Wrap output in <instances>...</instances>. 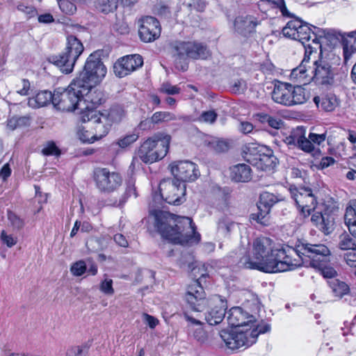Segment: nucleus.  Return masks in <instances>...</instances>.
<instances>
[{
	"label": "nucleus",
	"mask_w": 356,
	"mask_h": 356,
	"mask_svg": "<svg viewBox=\"0 0 356 356\" xmlns=\"http://www.w3.org/2000/svg\"><path fill=\"white\" fill-rule=\"evenodd\" d=\"M311 253L312 246L309 243H300L296 248L277 246L271 238L261 236L253 240L240 261L246 268L276 273L291 270L301 265L312 266Z\"/></svg>",
	"instance_id": "f257e3e1"
},
{
	"label": "nucleus",
	"mask_w": 356,
	"mask_h": 356,
	"mask_svg": "<svg viewBox=\"0 0 356 356\" xmlns=\"http://www.w3.org/2000/svg\"><path fill=\"white\" fill-rule=\"evenodd\" d=\"M154 218V227L163 238L175 244L193 245L200 241L192 219L176 216L168 211L154 210L150 212Z\"/></svg>",
	"instance_id": "f03ea898"
},
{
	"label": "nucleus",
	"mask_w": 356,
	"mask_h": 356,
	"mask_svg": "<svg viewBox=\"0 0 356 356\" xmlns=\"http://www.w3.org/2000/svg\"><path fill=\"white\" fill-rule=\"evenodd\" d=\"M285 37L299 41L305 49V57L301 63L293 69L289 79L295 83L307 85L310 83L312 77L309 74L310 56L312 55V46L309 42L311 38V29L301 20L293 19L290 20L282 29Z\"/></svg>",
	"instance_id": "7ed1b4c3"
},
{
	"label": "nucleus",
	"mask_w": 356,
	"mask_h": 356,
	"mask_svg": "<svg viewBox=\"0 0 356 356\" xmlns=\"http://www.w3.org/2000/svg\"><path fill=\"white\" fill-rule=\"evenodd\" d=\"M85 126H79L76 134L83 143H93L107 135L110 128L108 116L106 113L92 112L80 115Z\"/></svg>",
	"instance_id": "20e7f679"
},
{
	"label": "nucleus",
	"mask_w": 356,
	"mask_h": 356,
	"mask_svg": "<svg viewBox=\"0 0 356 356\" xmlns=\"http://www.w3.org/2000/svg\"><path fill=\"white\" fill-rule=\"evenodd\" d=\"M171 136L159 132L147 138L140 146L137 155L145 163H153L163 159L169 150Z\"/></svg>",
	"instance_id": "39448f33"
},
{
	"label": "nucleus",
	"mask_w": 356,
	"mask_h": 356,
	"mask_svg": "<svg viewBox=\"0 0 356 356\" xmlns=\"http://www.w3.org/2000/svg\"><path fill=\"white\" fill-rule=\"evenodd\" d=\"M107 73L106 66L97 53L91 54L86 59L83 69L74 81L86 91L95 88L105 78Z\"/></svg>",
	"instance_id": "423d86ee"
},
{
	"label": "nucleus",
	"mask_w": 356,
	"mask_h": 356,
	"mask_svg": "<svg viewBox=\"0 0 356 356\" xmlns=\"http://www.w3.org/2000/svg\"><path fill=\"white\" fill-rule=\"evenodd\" d=\"M84 50V47L76 37L69 35L65 50L58 56H52L51 62L63 73L70 74L74 70L76 60Z\"/></svg>",
	"instance_id": "0eeeda50"
},
{
	"label": "nucleus",
	"mask_w": 356,
	"mask_h": 356,
	"mask_svg": "<svg viewBox=\"0 0 356 356\" xmlns=\"http://www.w3.org/2000/svg\"><path fill=\"white\" fill-rule=\"evenodd\" d=\"M309 98V92L300 86H293L291 84L277 81L272 92L273 100L280 104L291 106L303 104Z\"/></svg>",
	"instance_id": "6e6552de"
},
{
	"label": "nucleus",
	"mask_w": 356,
	"mask_h": 356,
	"mask_svg": "<svg viewBox=\"0 0 356 356\" xmlns=\"http://www.w3.org/2000/svg\"><path fill=\"white\" fill-rule=\"evenodd\" d=\"M83 90L74 80L66 89L54 91V106L63 111H76L80 115L79 102Z\"/></svg>",
	"instance_id": "1a4fd4ad"
},
{
	"label": "nucleus",
	"mask_w": 356,
	"mask_h": 356,
	"mask_svg": "<svg viewBox=\"0 0 356 356\" xmlns=\"http://www.w3.org/2000/svg\"><path fill=\"white\" fill-rule=\"evenodd\" d=\"M175 49L176 67L182 71L188 68L187 59H203L209 55V51L205 46L194 41L177 42L175 45Z\"/></svg>",
	"instance_id": "9d476101"
},
{
	"label": "nucleus",
	"mask_w": 356,
	"mask_h": 356,
	"mask_svg": "<svg viewBox=\"0 0 356 356\" xmlns=\"http://www.w3.org/2000/svg\"><path fill=\"white\" fill-rule=\"evenodd\" d=\"M313 53L318 50L319 56H328V47L334 46L343 35L334 31H326L313 26Z\"/></svg>",
	"instance_id": "9b49d317"
},
{
	"label": "nucleus",
	"mask_w": 356,
	"mask_h": 356,
	"mask_svg": "<svg viewBox=\"0 0 356 356\" xmlns=\"http://www.w3.org/2000/svg\"><path fill=\"white\" fill-rule=\"evenodd\" d=\"M93 177L97 188L103 193H112L122 184V177L118 172L106 168L95 169Z\"/></svg>",
	"instance_id": "f8f14e48"
},
{
	"label": "nucleus",
	"mask_w": 356,
	"mask_h": 356,
	"mask_svg": "<svg viewBox=\"0 0 356 356\" xmlns=\"http://www.w3.org/2000/svg\"><path fill=\"white\" fill-rule=\"evenodd\" d=\"M159 191L168 203L179 204L184 200L186 184L175 179L163 180L159 184Z\"/></svg>",
	"instance_id": "ddd939ff"
},
{
	"label": "nucleus",
	"mask_w": 356,
	"mask_h": 356,
	"mask_svg": "<svg viewBox=\"0 0 356 356\" xmlns=\"http://www.w3.org/2000/svg\"><path fill=\"white\" fill-rule=\"evenodd\" d=\"M324 207L323 203L318 202L313 207V235L321 233L326 236L334 230V220Z\"/></svg>",
	"instance_id": "4468645a"
},
{
	"label": "nucleus",
	"mask_w": 356,
	"mask_h": 356,
	"mask_svg": "<svg viewBox=\"0 0 356 356\" xmlns=\"http://www.w3.org/2000/svg\"><path fill=\"white\" fill-rule=\"evenodd\" d=\"M228 324L232 327L240 330L236 334H245L252 329V324L256 322L255 318L245 312L240 307H234L229 311Z\"/></svg>",
	"instance_id": "2eb2a0df"
},
{
	"label": "nucleus",
	"mask_w": 356,
	"mask_h": 356,
	"mask_svg": "<svg viewBox=\"0 0 356 356\" xmlns=\"http://www.w3.org/2000/svg\"><path fill=\"white\" fill-rule=\"evenodd\" d=\"M314 63L313 82L316 85L327 87L334 83V73L332 66L327 60V56H319Z\"/></svg>",
	"instance_id": "dca6fc26"
},
{
	"label": "nucleus",
	"mask_w": 356,
	"mask_h": 356,
	"mask_svg": "<svg viewBox=\"0 0 356 356\" xmlns=\"http://www.w3.org/2000/svg\"><path fill=\"white\" fill-rule=\"evenodd\" d=\"M170 171L175 177L181 183L195 180L200 172L197 165L189 161H179L172 163L170 165Z\"/></svg>",
	"instance_id": "f3484780"
},
{
	"label": "nucleus",
	"mask_w": 356,
	"mask_h": 356,
	"mask_svg": "<svg viewBox=\"0 0 356 356\" xmlns=\"http://www.w3.org/2000/svg\"><path fill=\"white\" fill-rule=\"evenodd\" d=\"M185 299L191 309L199 312L204 310L209 301V298H206V293L198 280L188 286Z\"/></svg>",
	"instance_id": "a211bd4d"
},
{
	"label": "nucleus",
	"mask_w": 356,
	"mask_h": 356,
	"mask_svg": "<svg viewBox=\"0 0 356 356\" xmlns=\"http://www.w3.org/2000/svg\"><path fill=\"white\" fill-rule=\"evenodd\" d=\"M104 102V94L102 91L90 88L81 95L80 115L90 113L99 112L96 108Z\"/></svg>",
	"instance_id": "6ab92c4d"
},
{
	"label": "nucleus",
	"mask_w": 356,
	"mask_h": 356,
	"mask_svg": "<svg viewBox=\"0 0 356 356\" xmlns=\"http://www.w3.org/2000/svg\"><path fill=\"white\" fill-rule=\"evenodd\" d=\"M138 23V34L142 41L151 42L159 38L161 28L156 18L147 16L140 19Z\"/></svg>",
	"instance_id": "aec40b11"
},
{
	"label": "nucleus",
	"mask_w": 356,
	"mask_h": 356,
	"mask_svg": "<svg viewBox=\"0 0 356 356\" xmlns=\"http://www.w3.org/2000/svg\"><path fill=\"white\" fill-rule=\"evenodd\" d=\"M143 64L141 56L128 55L118 60L113 66L114 72L119 77H124L140 67Z\"/></svg>",
	"instance_id": "412c9836"
},
{
	"label": "nucleus",
	"mask_w": 356,
	"mask_h": 356,
	"mask_svg": "<svg viewBox=\"0 0 356 356\" xmlns=\"http://www.w3.org/2000/svg\"><path fill=\"white\" fill-rule=\"evenodd\" d=\"M207 307H209L205 316L207 323L211 325L220 323L225 315L227 307L226 301L218 296H214L209 298Z\"/></svg>",
	"instance_id": "4be33fe9"
},
{
	"label": "nucleus",
	"mask_w": 356,
	"mask_h": 356,
	"mask_svg": "<svg viewBox=\"0 0 356 356\" xmlns=\"http://www.w3.org/2000/svg\"><path fill=\"white\" fill-rule=\"evenodd\" d=\"M312 132L306 137V129L303 127H298L294 129L291 134L286 138L285 142L289 145L297 146L299 149L306 152H312Z\"/></svg>",
	"instance_id": "5701e85b"
},
{
	"label": "nucleus",
	"mask_w": 356,
	"mask_h": 356,
	"mask_svg": "<svg viewBox=\"0 0 356 356\" xmlns=\"http://www.w3.org/2000/svg\"><path fill=\"white\" fill-rule=\"evenodd\" d=\"M282 198L268 192H264L260 195L259 201L257 204L259 213L257 214V220L261 224L266 225L268 223V215L269 214L272 207L277 202L282 200Z\"/></svg>",
	"instance_id": "b1692460"
},
{
	"label": "nucleus",
	"mask_w": 356,
	"mask_h": 356,
	"mask_svg": "<svg viewBox=\"0 0 356 356\" xmlns=\"http://www.w3.org/2000/svg\"><path fill=\"white\" fill-rule=\"evenodd\" d=\"M260 21L252 15L237 17L234 22V31L243 37L248 38L256 32Z\"/></svg>",
	"instance_id": "393cba45"
},
{
	"label": "nucleus",
	"mask_w": 356,
	"mask_h": 356,
	"mask_svg": "<svg viewBox=\"0 0 356 356\" xmlns=\"http://www.w3.org/2000/svg\"><path fill=\"white\" fill-rule=\"evenodd\" d=\"M249 161L257 169L262 171H270L276 165L277 159L273 155V152L268 149H264L263 147L254 155V157Z\"/></svg>",
	"instance_id": "a878e982"
},
{
	"label": "nucleus",
	"mask_w": 356,
	"mask_h": 356,
	"mask_svg": "<svg viewBox=\"0 0 356 356\" xmlns=\"http://www.w3.org/2000/svg\"><path fill=\"white\" fill-rule=\"evenodd\" d=\"M259 335H219L226 348L236 350L249 347L255 343Z\"/></svg>",
	"instance_id": "bb28decb"
},
{
	"label": "nucleus",
	"mask_w": 356,
	"mask_h": 356,
	"mask_svg": "<svg viewBox=\"0 0 356 356\" xmlns=\"http://www.w3.org/2000/svg\"><path fill=\"white\" fill-rule=\"evenodd\" d=\"M313 101L319 109L326 112L334 111L339 104V99L333 93H328L322 97L316 96Z\"/></svg>",
	"instance_id": "cd10ccee"
},
{
	"label": "nucleus",
	"mask_w": 356,
	"mask_h": 356,
	"mask_svg": "<svg viewBox=\"0 0 356 356\" xmlns=\"http://www.w3.org/2000/svg\"><path fill=\"white\" fill-rule=\"evenodd\" d=\"M230 177L236 182H247L251 179V168L245 163H239L230 168Z\"/></svg>",
	"instance_id": "c85d7f7f"
},
{
	"label": "nucleus",
	"mask_w": 356,
	"mask_h": 356,
	"mask_svg": "<svg viewBox=\"0 0 356 356\" xmlns=\"http://www.w3.org/2000/svg\"><path fill=\"white\" fill-rule=\"evenodd\" d=\"M330 251L323 244H313V268L318 264L329 263Z\"/></svg>",
	"instance_id": "c756f323"
},
{
	"label": "nucleus",
	"mask_w": 356,
	"mask_h": 356,
	"mask_svg": "<svg viewBox=\"0 0 356 356\" xmlns=\"http://www.w3.org/2000/svg\"><path fill=\"white\" fill-rule=\"evenodd\" d=\"M344 63L347 64L352 54L356 51V31L342 37Z\"/></svg>",
	"instance_id": "7c9ffc66"
},
{
	"label": "nucleus",
	"mask_w": 356,
	"mask_h": 356,
	"mask_svg": "<svg viewBox=\"0 0 356 356\" xmlns=\"http://www.w3.org/2000/svg\"><path fill=\"white\" fill-rule=\"evenodd\" d=\"M290 191L298 207L309 205L312 197V190L309 188H300L299 190L291 188Z\"/></svg>",
	"instance_id": "2f4dec72"
},
{
	"label": "nucleus",
	"mask_w": 356,
	"mask_h": 356,
	"mask_svg": "<svg viewBox=\"0 0 356 356\" xmlns=\"http://www.w3.org/2000/svg\"><path fill=\"white\" fill-rule=\"evenodd\" d=\"M327 132L323 134L313 133V156L320 155L322 152V149L327 144L326 141Z\"/></svg>",
	"instance_id": "473e14b6"
},
{
	"label": "nucleus",
	"mask_w": 356,
	"mask_h": 356,
	"mask_svg": "<svg viewBox=\"0 0 356 356\" xmlns=\"http://www.w3.org/2000/svg\"><path fill=\"white\" fill-rule=\"evenodd\" d=\"M54 92L52 94L50 91L44 90L39 92L34 99H31L29 101V104H32V101H34L38 106H44L50 102L54 104Z\"/></svg>",
	"instance_id": "72a5a7b5"
},
{
	"label": "nucleus",
	"mask_w": 356,
	"mask_h": 356,
	"mask_svg": "<svg viewBox=\"0 0 356 356\" xmlns=\"http://www.w3.org/2000/svg\"><path fill=\"white\" fill-rule=\"evenodd\" d=\"M344 222L350 229L356 224V200H351L346 209Z\"/></svg>",
	"instance_id": "f704fd0d"
},
{
	"label": "nucleus",
	"mask_w": 356,
	"mask_h": 356,
	"mask_svg": "<svg viewBox=\"0 0 356 356\" xmlns=\"http://www.w3.org/2000/svg\"><path fill=\"white\" fill-rule=\"evenodd\" d=\"M327 282L337 296L342 297L349 291L348 285L337 278L332 280H328Z\"/></svg>",
	"instance_id": "c9c22d12"
},
{
	"label": "nucleus",
	"mask_w": 356,
	"mask_h": 356,
	"mask_svg": "<svg viewBox=\"0 0 356 356\" xmlns=\"http://www.w3.org/2000/svg\"><path fill=\"white\" fill-rule=\"evenodd\" d=\"M31 120L28 116H13L8 120L7 127L10 130L30 125Z\"/></svg>",
	"instance_id": "e433bc0d"
},
{
	"label": "nucleus",
	"mask_w": 356,
	"mask_h": 356,
	"mask_svg": "<svg viewBox=\"0 0 356 356\" xmlns=\"http://www.w3.org/2000/svg\"><path fill=\"white\" fill-rule=\"evenodd\" d=\"M327 264L328 263H323L318 264L314 268L322 275L324 278L328 279L329 280H334L337 277V272L333 267Z\"/></svg>",
	"instance_id": "4c0bfd02"
},
{
	"label": "nucleus",
	"mask_w": 356,
	"mask_h": 356,
	"mask_svg": "<svg viewBox=\"0 0 356 356\" xmlns=\"http://www.w3.org/2000/svg\"><path fill=\"white\" fill-rule=\"evenodd\" d=\"M151 118L154 125L176 120L175 114L167 111L155 112Z\"/></svg>",
	"instance_id": "58836bf2"
},
{
	"label": "nucleus",
	"mask_w": 356,
	"mask_h": 356,
	"mask_svg": "<svg viewBox=\"0 0 356 356\" xmlns=\"http://www.w3.org/2000/svg\"><path fill=\"white\" fill-rule=\"evenodd\" d=\"M118 1V0H97L96 7L102 13H111L116 10Z\"/></svg>",
	"instance_id": "ea45409f"
},
{
	"label": "nucleus",
	"mask_w": 356,
	"mask_h": 356,
	"mask_svg": "<svg viewBox=\"0 0 356 356\" xmlns=\"http://www.w3.org/2000/svg\"><path fill=\"white\" fill-rule=\"evenodd\" d=\"M338 245L341 250H350L356 247L353 238L346 232L339 236Z\"/></svg>",
	"instance_id": "a19ab883"
},
{
	"label": "nucleus",
	"mask_w": 356,
	"mask_h": 356,
	"mask_svg": "<svg viewBox=\"0 0 356 356\" xmlns=\"http://www.w3.org/2000/svg\"><path fill=\"white\" fill-rule=\"evenodd\" d=\"M77 3L71 0H58L61 11L69 15H74L76 12V3Z\"/></svg>",
	"instance_id": "79ce46f5"
},
{
	"label": "nucleus",
	"mask_w": 356,
	"mask_h": 356,
	"mask_svg": "<svg viewBox=\"0 0 356 356\" xmlns=\"http://www.w3.org/2000/svg\"><path fill=\"white\" fill-rule=\"evenodd\" d=\"M87 270L86 261L79 260L73 263L70 267L71 273L76 277L81 276Z\"/></svg>",
	"instance_id": "37998d69"
},
{
	"label": "nucleus",
	"mask_w": 356,
	"mask_h": 356,
	"mask_svg": "<svg viewBox=\"0 0 356 356\" xmlns=\"http://www.w3.org/2000/svg\"><path fill=\"white\" fill-rule=\"evenodd\" d=\"M8 219L10 226L15 230H19L24 225V220L12 211L8 212Z\"/></svg>",
	"instance_id": "c03bdc74"
},
{
	"label": "nucleus",
	"mask_w": 356,
	"mask_h": 356,
	"mask_svg": "<svg viewBox=\"0 0 356 356\" xmlns=\"http://www.w3.org/2000/svg\"><path fill=\"white\" fill-rule=\"evenodd\" d=\"M88 349V345L72 347L67 350L66 356H86Z\"/></svg>",
	"instance_id": "a18cd8bd"
},
{
	"label": "nucleus",
	"mask_w": 356,
	"mask_h": 356,
	"mask_svg": "<svg viewBox=\"0 0 356 356\" xmlns=\"http://www.w3.org/2000/svg\"><path fill=\"white\" fill-rule=\"evenodd\" d=\"M138 138V135L135 133L129 134L120 138L117 144L122 148H126L136 142Z\"/></svg>",
	"instance_id": "49530a36"
},
{
	"label": "nucleus",
	"mask_w": 356,
	"mask_h": 356,
	"mask_svg": "<svg viewBox=\"0 0 356 356\" xmlns=\"http://www.w3.org/2000/svg\"><path fill=\"white\" fill-rule=\"evenodd\" d=\"M99 289L102 293L108 296H112L114 293L113 280L108 278L107 275H105L104 279L99 284Z\"/></svg>",
	"instance_id": "de8ad7c7"
},
{
	"label": "nucleus",
	"mask_w": 356,
	"mask_h": 356,
	"mask_svg": "<svg viewBox=\"0 0 356 356\" xmlns=\"http://www.w3.org/2000/svg\"><path fill=\"white\" fill-rule=\"evenodd\" d=\"M1 241L8 248H12L17 243V238L13 234H8L6 231L3 230L1 233Z\"/></svg>",
	"instance_id": "09e8293b"
},
{
	"label": "nucleus",
	"mask_w": 356,
	"mask_h": 356,
	"mask_svg": "<svg viewBox=\"0 0 356 356\" xmlns=\"http://www.w3.org/2000/svg\"><path fill=\"white\" fill-rule=\"evenodd\" d=\"M232 225V222L227 218L223 217L218 222V231L223 234H228Z\"/></svg>",
	"instance_id": "8fccbe9b"
},
{
	"label": "nucleus",
	"mask_w": 356,
	"mask_h": 356,
	"mask_svg": "<svg viewBox=\"0 0 356 356\" xmlns=\"http://www.w3.org/2000/svg\"><path fill=\"white\" fill-rule=\"evenodd\" d=\"M211 144L213 148L216 152H225V151L228 150V149L229 147V143L227 140H222V139L213 140L211 143Z\"/></svg>",
	"instance_id": "3c124183"
},
{
	"label": "nucleus",
	"mask_w": 356,
	"mask_h": 356,
	"mask_svg": "<svg viewBox=\"0 0 356 356\" xmlns=\"http://www.w3.org/2000/svg\"><path fill=\"white\" fill-rule=\"evenodd\" d=\"M344 259L346 264L351 267H356V247L350 250L344 254ZM356 277V270L354 272Z\"/></svg>",
	"instance_id": "603ef678"
},
{
	"label": "nucleus",
	"mask_w": 356,
	"mask_h": 356,
	"mask_svg": "<svg viewBox=\"0 0 356 356\" xmlns=\"http://www.w3.org/2000/svg\"><path fill=\"white\" fill-rule=\"evenodd\" d=\"M217 116L218 115L214 111H207L201 114L199 120L201 122L212 124L216 121Z\"/></svg>",
	"instance_id": "864d4df0"
},
{
	"label": "nucleus",
	"mask_w": 356,
	"mask_h": 356,
	"mask_svg": "<svg viewBox=\"0 0 356 356\" xmlns=\"http://www.w3.org/2000/svg\"><path fill=\"white\" fill-rule=\"evenodd\" d=\"M160 91L168 95H175L180 92V88L176 86H172L168 82L163 83L160 88Z\"/></svg>",
	"instance_id": "5fc2aeb1"
},
{
	"label": "nucleus",
	"mask_w": 356,
	"mask_h": 356,
	"mask_svg": "<svg viewBox=\"0 0 356 356\" xmlns=\"http://www.w3.org/2000/svg\"><path fill=\"white\" fill-rule=\"evenodd\" d=\"M29 90L30 83L27 79H22L17 85V92L21 95H28Z\"/></svg>",
	"instance_id": "6e6d98bb"
},
{
	"label": "nucleus",
	"mask_w": 356,
	"mask_h": 356,
	"mask_svg": "<svg viewBox=\"0 0 356 356\" xmlns=\"http://www.w3.org/2000/svg\"><path fill=\"white\" fill-rule=\"evenodd\" d=\"M252 327L250 331L257 332V334H265L270 331V325L265 322L255 325V322L252 324Z\"/></svg>",
	"instance_id": "4d7b16f0"
},
{
	"label": "nucleus",
	"mask_w": 356,
	"mask_h": 356,
	"mask_svg": "<svg viewBox=\"0 0 356 356\" xmlns=\"http://www.w3.org/2000/svg\"><path fill=\"white\" fill-rule=\"evenodd\" d=\"M42 153L44 155H55L58 156L60 154V149L56 147L55 143H49L47 145L42 149Z\"/></svg>",
	"instance_id": "13d9d810"
},
{
	"label": "nucleus",
	"mask_w": 356,
	"mask_h": 356,
	"mask_svg": "<svg viewBox=\"0 0 356 356\" xmlns=\"http://www.w3.org/2000/svg\"><path fill=\"white\" fill-rule=\"evenodd\" d=\"M335 162V160L331 156H325L321 159V161L318 163H314L313 165H315L318 169H325L331 165H333Z\"/></svg>",
	"instance_id": "bf43d9fd"
},
{
	"label": "nucleus",
	"mask_w": 356,
	"mask_h": 356,
	"mask_svg": "<svg viewBox=\"0 0 356 356\" xmlns=\"http://www.w3.org/2000/svg\"><path fill=\"white\" fill-rule=\"evenodd\" d=\"M143 323L150 328H154L159 323V321L154 316L147 314H143L142 316Z\"/></svg>",
	"instance_id": "052dcab7"
},
{
	"label": "nucleus",
	"mask_w": 356,
	"mask_h": 356,
	"mask_svg": "<svg viewBox=\"0 0 356 356\" xmlns=\"http://www.w3.org/2000/svg\"><path fill=\"white\" fill-rule=\"evenodd\" d=\"M17 9L20 12L25 13L28 17H32L37 14V10L34 7L23 3L18 5Z\"/></svg>",
	"instance_id": "680f3d73"
},
{
	"label": "nucleus",
	"mask_w": 356,
	"mask_h": 356,
	"mask_svg": "<svg viewBox=\"0 0 356 356\" xmlns=\"http://www.w3.org/2000/svg\"><path fill=\"white\" fill-rule=\"evenodd\" d=\"M232 88L234 93H242L246 90L247 85L244 80L238 79L234 83Z\"/></svg>",
	"instance_id": "e2e57ef3"
},
{
	"label": "nucleus",
	"mask_w": 356,
	"mask_h": 356,
	"mask_svg": "<svg viewBox=\"0 0 356 356\" xmlns=\"http://www.w3.org/2000/svg\"><path fill=\"white\" fill-rule=\"evenodd\" d=\"M254 129V126L252 123L247 121H241L240 122L239 130L244 134L251 133Z\"/></svg>",
	"instance_id": "0e129e2a"
},
{
	"label": "nucleus",
	"mask_w": 356,
	"mask_h": 356,
	"mask_svg": "<svg viewBox=\"0 0 356 356\" xmlns=\"http://www.w3.org/2000/svg\"><path fill=\"white\" fill-rule=\"evenodd\" d=\"M154 125L152 118H146L138 124V127L141 130H149Z\"/></svg>",
	"instance_id": "69168bd1"
},
{
	"label": "nucleus",
	"mask_w": 356,
	"mask_h": 356,
	"mask_svg": "<svg viewBox=\"0 0 356 356\" xmlns=\"http://www.w3.org/2000/svg\"><path fill=\"white\" fill-rule=\"evenodd\" d=\"M268 119L269 120L268 124L272 128L279 129L283 124L282 120L278 118H274L270 116V118Z\"/></svg>",
	"instance_id": "338daca9"
},
{
	"label": "nucleus",
	"mask_w": 356,
	"mask_h": 356,
	"mask_svg": "<svg viewBox=\"0 0 356 356\" xmlns=\"http://www.w3.org/2000/svg\"><path fill=\"white\" fill-rule=\"evenodd\" d=\"M114 241L120 246H122L124 248L127 247L129 245L128 241H127V238H125V236L121 234H115L114 236Z\"/></svg>",
	"instance_id": "774afa93"
}]
</instances>
